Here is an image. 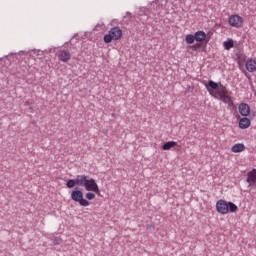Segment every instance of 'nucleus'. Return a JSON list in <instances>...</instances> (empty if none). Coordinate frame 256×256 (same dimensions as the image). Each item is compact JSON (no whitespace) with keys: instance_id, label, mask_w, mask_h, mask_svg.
Masks as SVG:
<instances>
[{"instance_id":"13","label":"nucleus","mask_w":256,"mask_h":256,"mask_svg":"<svg viewBox=\"0 0 256 256\" xmlns=\"http://www.w3.org/2000/svg\"><path fill=\"white\" fill-rule=\"evenodd\" d=\"M194 37L198 43H203V41L207 39V33L204 31H197L195 32Z\"/></svg>"},{"instance_id":"18","label":"nucleus","mask_w":256,"mask_h":256,"mask_svg":"<svg viewBox=\"0 0 256 256\" xmlns=\"http://www.w3.org/2000/svg\"><path fill=\"white\" fill-rule=\"evenodd\" d=\"M192 51H197L198 49H201V44H194L192 46H189Z\"/></svg>"},{"instance_id":"9","label":"nucleus","mask_w":256,"mask_h":256,"mask_svg":"<svg viewBox=\"0 0 256 256\" xmlns=\"http://www.w3.org/2000/svg\"><path fill=\"white\" fill-rule=\"evenodd\" d=\"M246 183H248L249 187H253V185H256V169L255 168L247 173Z\"/></svg>"},{"instance_id":"21","label":"nucleus","mask_w":256,"mask_h":256,"mask_svg":"<svg viewBox=\"0 0 256 256\" xmlns=\"http://www.w3.org/2000/svg\"><path fill=\"white\" fill-rule=\"evenodd\" d=\"M54 243H59V242H58V240L56 239V240H54Z\"/></svg>"},{"instance_id":"5","label":"nucleus","mask_w":256,"mask_h":256,"mask_svg":"<svg viewBox=\"0 0 256 256\" xmlns=\"http://www.w3.org/2000/svg\"><path fill=\"white\" fill-rule=\"evenodd\" d=\"M71 199L72 201H75V203H79L81 207H89V205H91L89 200L83 197V191L81 190H73L71 192Z\"/></svg>"},{"instance_id":"16","label":"nucleus","mask_w":256,"mask_h":256,"mask_svg":"<svg viewBox=\"0 0 256 256\" xmlns=\"http://www.w3.org/2000/svg\"><path fill=\"white\" fill-rule=\"evenodd\" d=\"M223 45H224V49H226V51H229L230 49H233L235 44L233 42V39H228L223 43Z\"/></svg>"},{"instance_id":"4","label":"nucleus","mask_w":256,"mask_h":256,"mask_svg":"<svg viewBox=\"0 0 256 256\" xmlns=\"http://www.w3.org/2000/svg\"><path fill=\"white\" fill-rule=\"evenodd\" d=\"M123 37V30L119 27H114L109 30L108 34L104 36V43H111V41H119Z\"/></svg>"},{"instance_id":"8","label":"nucleus","mask_w":256,"mask_h":256,"mask_svg":"<svg viewBox=\"0 0 256 256\" xmlns=\"http://www.w3.org/2000/svg\"><path fill=\"white\" fill-rule=\"evenodd\" d=\"M238 111L242 117H249V115H251V107H249L247 103L239 104Z\"/></svg>"},{"instance_id":"3","label":"nucleus","mask_w":256,"mask_h":256,"mask_svg":"<svg viewBox=\"0 0 256 256\" xmlns=\"http://www.w3.org/2000/svg\"><path fill=\"white\" fill-rule=\"evenodd\" d=\"M216 99L224 102L228 107H233V99L231 98V93L223 85H220L219 91L216 94Z\"/></svg>"},{"instance_id":"11","label":"nucleus","mask_w":256,"mask_h":256,"mask_svg":"<svg viewBox=\"0 0 256 256\" xmlns=\"http://www.w3.org/2000/svg\"><path fill=\"white\" fill-rule=\"evenodd\" d=\"M238 125L240 129H249L251 127V119L247 118V116H244L239 120Z\"/></svg>"},{"instance_id":"14","label":"nucleus","mask_w":256,"mask_h":256,"mask_svg":"<svg viewBox=\"0 0 256 256\" xmlns=\"http://www.w3.org/2000/svg\"><path fill=\"white\" fill-rule=\"evenodd\" d=\"M232 153H243L245 151V144L243 143H236L234 146L231 147Z\"/></svg>"},{"instance_id":"10","label":"nucleus","mask_w":256,"mask_h":256,"mask_svg":"<svg viewBox=\"0 0 256 256\" xmlns=\"http://www.w3.org/2000/svg\"><path fill=\"white\" fill-rule=\"evenodd\" d=\"M58 59L62 63H67L71 59V53L67 50H62L58 53Z\"/></svg>"},{"instance_id":"12","label":"nucleus","mask_w":256,"mask_h":256,"mask_svg":"<svg viewBox=\"0 0 256 256\" xmlns=\"http://www.w3.org/2000/svg\"><path fill=\"white\" fill-rule=\"evenodd\" d=\"M246 69L249 73H255L256 71V61L254 59H248L246 61Z\"/></svg>"},{"instance_id":"20","label":"nucleus","mask_w":256,"mask_h":256,"mask_svg":"<svg viewBox=\"0 0 256 256\" xmlns=\"http://www.w3.org/2000/svg\"><path fill=\"white\" fill-rule=\"evenodd\" d=\"M54 243H59V242H58V240L56 239V240H54Z\"/></svg>"},{"instance_id":"17","label":"nucleus","mask_w":256,"mask_h":256,"mask_svg":"<svg viewBox=\"0 0 256 256\" xmlns=\"http://www.w3.org/2000/svg\"><path fill=\"white\" fill-rule=\"evenodd\" d=\"M195 35L193 34H188L186 35V43H188L189 45H193V43H195Z\"/></svg>"},{"instance_id":"6","label":"nucleus","mask_w":256,"mask_h":256,"mask_svg":"<svg viewBox=\"0 0 256 256\" xmlns=\"http://www.w3.org/2000/svg\"><path fill=\"white\" fill-rule=\"evenodd\" d=\"M228 24L230 25V27L241 29V27H243V17L237 14H233L228 18Z\"/></svg>"},{"instance_id":"1","label":"nucleus","mask_w":256,"mask_h":256,"mask_svg":"<svg viewBox=\"0 0 256 256\" xmlns=\"http://www.w3.org/2000/svg\"><path fill=\"white\" fill-rule=\"evenodd\" d=\"M84 187L86 191H88L85 195L88 201H93L95 199V193L99 195L101 190H99V185L95 181V179L87 176V175H78L75 180L70 179L66 183V187L68 189H73V187Z\"/></svg>"},{"instance_id":"15","label":"nucleus","mask_w":256,"mask_h":256,"mask_svg":"<svg viewBox=\"0 0 256 256\" xmlns=\"http://www.w3.org/2000/svg\"><path fill=\"white\" fill-rule=\"evenodd\" d=\"M173 147H177V142L169 141L163 144L162 149L163 151H169V149H173Z\"/></svg>"},{"instance_id":"2","label":"nucleus","mask_w":256,"mask_h":256,"mask_svg":"<svg viewBox=\"0 0 256 256\" xmlns=\"http://www.w3.org/2000/svg\"><path fill=\"white\" fill-rule=\"evenodd\" d=\"M239 207L233 202H227L225 200H218L216 202V210L220 215H227V213H237Z\"/></svg>"},{"instance_id":"19","label":"nucleus","mask_w":256,"mask_h":256,"mask_svg":"<svg viewBox=\"0 0 256 256\" xmlns=\"http://www.w3.org/2000/svg\"><path fill=\"white\" fill-rule=\"evenodd\" d=\"M148 229H155V225L148 226Z\"/></svg>"},{"instance_id":"7","label":"nucleus","mask_w":256,"mask_h":256,"mask_svg":"<svg viewBox=\"0 0 256 256\" xmlns=\"http://www.w3.org/2000/svg\"><path fill=\"white\" fill-rule=\"evenodd\" d=\"M206 89L212 97H217V93H219V89H221V84H218L213 80H209L208 84H206Z\"/></svg>"}]
</instances>
